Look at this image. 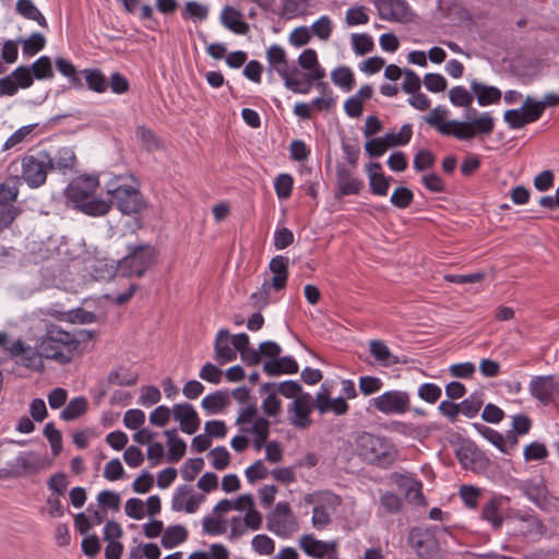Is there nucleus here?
<instances>
[{
    "label": "nucleus",
    "instance_id": "31",
    "mask_svg": "<svg viewBox=\"0 0 559 559\" xmlns=\"http://www.w3.org/2000/svg\"><path fill=\"white\" fill-rule=\"evenodd\" d=\"M111 209L110 200L107 201L102 198L92 197L90 200L79 205L76 211L92 217H99L107 214Z\"/></svg>",
    "mask_w": 559,
    "mask_h": 559
},
{
    "label": "nucleus",
    "instance_id": "29",
    "mask_svg": "<svg viewBox=\"0 0 559 559\" xmlns=\"http://www.w3.org/2000/svg\"><path fill=\"white\" fill-rule=\"evenodd\" d=\"M75 163V154L71 147H60L55 156H51V170L57 169L66 175L72 170Z\"/></svg>",
    "mask_w": 559,
    "mask_h": 559
},
{
    "label": "nucleus",
    "instance_id": "2",
    "mask_svg": "<svg viewBox=\"0 0 559 559\" xmlns=\"http://www.w3.org/2000/svg\"><path fill=\"white\" fill-rule=\"evenodd\" d=\"M445 111L440 108L431 110L430 115L425 117V121L435 127L443 135H453L459 140H472L477 134L489 135L495 128V121L490 114L486 112L481 116L466 121L451 120L442 121Z\"/></svg>",
    "mask_w": 559,
    "mask_h": 559
},
{
    "label": "nucleus",
    "instance_id": "42",
    "mask_svg": "<svg viewBox=\"0 0 559 559\" xmlns=\"http://www.w3.org/2000/svg\"><path fill=\"white\" fill-rule=\"evenodd\" d=\"M58 72L67 78L72 87H82L75 66L68 59L58 57L55 61Z\"/></svg>",
    "mask_w": 559,
    "mask_h": 559
},
{
    "label": "nucleus",
    "instance_id": "64",
    "mask_svg": "<svg viewBox=\"0 0 559 559\" xmlns=\"http://www.w3.org/2000/svg\"><path fill=\"white\" fill-rule=\"evenodd\" d=\"M436 162L433 153L429 150H420L414 157V168L424 171L432 168Z\"/></svg>",
    "mask_w": 559,
    "mask_h": 559
},
{
    "label": "nucleus",
    "instance_id": "58",
    "mask_svg": "<svg viewBox=\"0 0 559 559\" xmlns=\"http://www.w3.org/2000/svg\"><path fill=\"white\" fill-rule=\"evenodd\" d=\"M211 464L215 469H225L229 464V453L225 447H216L209 452Z\"/></svg>",
    "mask_w": 559,
    "mask_h": 559
},
{
    "label": "nucleus",
    "instance_id": "8",
    "mask_svg": "<svg viewBox=\"0 0 559 559\" xmlns=\"http://www.w3.org/2000/svg\"><path fill=\"white\" fill-rule=\"evenodd\" d=\"M247 433L253 436L252 445L257 451L265 447V457L272 463H278L283 459V449L277 441L266 442L270 433V421L266 418H258Z\"/></svg>",
    "mask_w": 559,
    "mask_h": 559
},
{
    "label": "nucleus",
    "instance_id": "16",
    "mask_svg": "<svg viewBox=\"0 0 559 559\" xmlns=\"http://www.w3.org/2000/svg\"><path fill=\"white\" fill-rule=\"evenodd\" d=\"M456 459L464 469L473 472L486 469L489 463L486 455L477 447L473 445L457 449Z\"/></svg>",
    "mask_w": 559,
    "mask_h": 559
},
{
    "label": "nucleus",
    "instance_id": "55",
    "mask_svg": "<svg viewBox=\"0 0 559 559\" xmlns=\"http://www.w3.org/2000/svg\"><path fill=\"white\" fill-rule=\"evenodd\" d=\"M204 461L202 457L189 459L185 462L181 468V477L186 481H192L197 475L202 471Z\"/></svg>",
    "mask_w": 559,
    "mask_h": 559
},
{
    "label": "nucleus",
    "instance_id": "4",
    "mask_svg": "<svg viewBox=\"0 0 559 559\" xmlns=\"http://www.w3.org/2000/svg\"><path fill=\"white\" fill-rule=\"evenodd\" d=\"M78 345L79 341L73 334L56 325L50 326L37 342V347L44 358L56 360L62 365L73 358Z\"/></svg>",
    "mask_w": 559,
    "mask_h": 559
},
{
    "label": "nucleus",
    "instance_id": "27",
    "mask_svg": "<svg viewBox=\"0 0 559 559\" xmlns=\"http://www.w3.org/2000/svg\"><path fill=\"white\" fill-rule=\"evenodd\" d=\"M369 347L371 355L384 366L408 362L407 358L400 359L397 356L392 355L388 346L379 340L371 341Z\"/></svg>",
    "mask_w": 559,
    "mask_h": 559
},
{
    "label": "nucleus",
    "instance_id": "28",
    "mask_svg": "<svg viewBox=\"0 0 559 559\" xmlns=\"http://www.w3.org/2000/svg\"><path fill=\"white\" fill-rule=\"evenodd\" d=\"M187 537L188 531L183 525H170L164 531L160 544L165 549H173L181 545Z\"/></svg>",
    "mask_w": 559,
    "mask_h": 559
},
{
    "label": "nucleus",
    "instance_id": "50",
    "mask_svg": "<svg viewBox=\"0 0 559 559\" xmlns=\"http://www.w3.org/2000/svg\"><path fill=\"white\" fill-rule=\"evenodd\" d=\"M37 124L31 123L15 130L4 142L2 150L8 151L22 143L35 129Z\"/></svg>",
    "mask_w": 559,
    "mask_h": 559
},
{
    "label": "nucleus",
    "instance_id": "9",
    "mask_svg": "<svg viewBox=\"0 0 559 559\" xmlns=\"http://www.w3.org/2000/svg\"><path fill=\"white\" fill-rule=\"evenodd\" d=\"M408 545L420 559H438L440 546L433 530L416 526L409 531Z\"/></svg>",
    "mask_w": 559,
    "mask_h": 559
},
{
    "label": "nucleus",
    "instance_id": "47",
    "mask_svg": "<svg viewBox=\"0 0 559 559\" xmlns=\"http://www.w3.org/2000/svg\"><path fill=\"white\" fill-rule=\"evenodd\" d=\"M20 360L23 366L39 370L43 368L41 354L39 353V347L37 345L35 347L26 345L25 350L20 355Z\"/></svg>",
    "mask_w": 559,
    "mask_h": 559
},
{
    "label": "nucleus",
    "instance_id": "52",
    "mask_svg": "<svg viewBox=\"0 0 559 559\" xmlns=\"http://www.w3.org/2000/svg\"><path fill=\"white\" fill-rule=\"evenodd\" d=\"M43 432L50 443L52 454L58 455L62 450L61 432L55 427L53 423H47Z\"/></svg>",
    "mask_w": 559,
    "mask_h": 559
},
{
    "label": "nucleus",
    "instance_id": "23",
    "mask_svg": "<svg viewBox=\"0 0 559 559\" xmlns=\"http://www.w3.org/2000/svg\"><path fill=\"white\" fill-rule=\"evenodd\" d=\"M298 364L290 356H285L282 358H274L264 361L263 370L269 376H280V374H294L298 372Z\"/></svg>",
    "mask_w": 559,
    "mask_h": 559
},
{
    "label": "nucleus",
    "instance_id": "11",
    "mask_svg": "<svg viewBox=\"0 0 559 559\" xmlns=\"http://www.w3.org/2000/svg\"><path fill=\"white\" fill-rule=\"evenodd\" d=\"M267 527L277 535L287 536L297 531L298 522L288 502H280L267 516Z\"/></svg>",
    "mask_w": 559,
    "mask_h": 559
},
{
    "label": "nucleus",
    "instance_id": "5",
    "mask_svg": "<svg viewBox=\"0 0 559 559\" xmlns=\"http://www.w3.org/2000/svg\"><path fill=\"white\" fill-rule=\"evenodd\" d=\"M128 253L117 261L116 273L124 277H141L155 263L156 251L150 245H128Z\"/></svg>",
    "mask_w": 559,
    "mask_h": 559
},
{
    "label": "nucleus",
    "instance_id": "57",
    "mask_svg": "<svg viewBox=\"0 0 559 559\" xmlns=\"http://www.w3.org/2000/svg\"><path fill=\"white\" fill-rule=\"evenodd\" d=\"M414 194L405 187L396 188L391 195V203L399 209H406L413 202Z\"/></svg>",
    "mask_w": 559,
    "mask_h": 559
},
{
    "label": "nucleus",
    "instance_id": "18",
    "mask_svg": "<svg viewBox=\"0 0 559 559\" xmlns=\"http://www.w3.org/2000/svg\"><path fill=\"white\" fill-rule=\"evenodd\" d=\"M374 4L383 20L402 22L408 16V5L405 0H374Z\"/></svg>",
    "mask_w": 559,
    "mask_h": 559
},
{
    "label": "nucleus",
    "instance_id": "21",
    "mask_svg": "<svg viewBox=\"0 0 559 559\" xmlns=\"http://www.w3.org/2000/svg\"><path fill=\"white\" fill-rule=\"evenodd\" d=\"M233 397L240 404L236 424L239 433L233 438L230 444L238 452L245 451V385L238 386L233 391Z\"/></svg>",
    "mask_w": 559,
    "mask_h": 559
},
{
    "label": "nucleus",
    "instance_id": "25",
    "mask_svg": "<svg viewBox=\"0 0 559 559\" xmlns=\"http://www.w3.org/2000/svg\"><path fill=\"white\" fill-rule=\"evenodd\" d=\"M221 23L230 32L242 35L245 34V21L239 10L226 5L221 12Z\"/></svg>",
    "mask_w": 559,
    "mask_h": 559
},
{
    "label": "nucleus",
    "instance_id": "40",
    "mask_svg": "<svg viewBox=\"0 0 559 559\" xmlns=\"http://www.w3.org/2000/svg\"><path fill=\"white\" fill-rule=\"evenodd\" d=\"M299 544L308 556L323 558L326 555L325 542L318 540L312 535H304Z\"/></svg>",
    "mask_w": 559,
    "mask_h": 559
},
{
    "label": "nucleus",
    "instance_id": "49",
    "mask_svg": "<svg viewBox=\"0 0 559 559\" xmlns=\"http://www.w3.org/2000/svg\"><path fill=\"white\" fill-rule=\"evenodd\" d=\"M308 0H285L283 5V13L288 19L302 16L308 12Z\"/></svg>",
    "mask_w": 559,
    "mask_h": 559
},
{
    "label": "nucleus",
    "instance_id": "62",
    "mask_svg": "<svg viewBox=\"0 0 559 559\" xmlns=\"http://www.w3.org/2000/svg\"><path fill=\"white\" fill-rule=\"evenodd\" d=\"M266 57L270 66L276 71L287 66L286 53L284 49L277 45H273L267 49Z\"/></svg>",
    "mask_w": 559,
    "mask_h": 559
},
{
    "label": "nucleus",
    "instance_id": "51",
    "mask_svg": "<svg viewBox=\"0 0 559 559\" xmlns=\"http://www.w3.org/2000/svg\"><path fill=\"white\" fill-rule=\"evenodd\" d=\"M304 81H293L290 78H285V87L294 93L307 94L310 92L316 80H312L311 72L302 73Z\"/></svg>",
    "mask_w": 559,
    "mask_h": 559
},
{
    "label": "nucleus",
    "instance_id": "33",
    "mask_svg": "<svg viewBox=\"0 0 559 559\" xmlns=\"http://www.w3.org/2000/svg\"><path fill=\"white\" fill-rule=\"evenodd\" d=\"M228 402V395L223 391H215L205 395L201 402V406L207 415H215L222 412Z\"/></svg>",
    "mask_w": 559,
    "mask_h": 559
},
{
    "label": "nucleus",
    "instance_id": "54",
    "mask_svg": "<svg viewBox=\"0 0 559 559\" xmlns=\"http://www.w3.org/2000/svg\"><path fill=\"white\" fill-rule=\"evenodd\" d=\"M413 130L411 124H404L399 133L390 132L384 135L390 147L405 145L412 139Z\"/></svg>",
    "mask_w": 559,
    "mask_h": 559
},
{
    "label": "nucleus",
    "instance_id": "48",
    "mask_svg": "<svg viewBox=\"0 0 559 559\" xmlns=\"http://www.w3.org/2000/svg\"><path fill=\"white\" fill-rule=\"evenodd\" d=\"M331 79L334 84L345 88L346 91H350L355 84L354 74L349 68L340 67L332 71Z\"/></svg>",
    "mask_w": 559,
    "mask_h": 559
},
{
    "label": "nucleus",
    "instance_id": "19",
    "mask_svg": "<svg viewBox=\"0 0 559 559\" xmlns=\"http://www.w3.org/2000/svg\"><path fill=\"white\" fill-rule=\"evenodd\" d=\"M558 382L555 381L552 376H539L532 379L530 382L531 394L547 405L552 401V395L556 394Z\"/></svg>",
    "mask_w": 559,
    "mask_h": 559
},
{
    "label": "nucleus",
    "instance_id": "1",
    "mask_svg": "<svg viewBox=\"0 0 559 559\" xmlns=\"http://www.w3.org/2000/svg\"><path fill=\"white\" fill-rule=\"evenodd\" d=\"M355 451L364 463L381 468L392 466L399 457V449L390 438L368 431L357 435Z\"/></svg>",
    "mask_w": 559,
    "mask_h": 559
},
{
    "label": "nucleus",
    "instance_id": "56",
    "mask_svg": "<svg viewBox=\"0 0 559 559\" xmlns=\"http://www.w3.org/2000/svg\"><path fill=\"white\" fill-rule=\"evenodd\" d=\"M370 190L376 195H386L390 187L389 179L382 173H371L369 176Z\"/></svg>",
    "mask_w": 559,
    "mask_h": 559
},
{
    "label": "nucleus",
    "instance_id": "30",
    "mask_svg": "<svg viewBox=\"0 0 559 559\" xmlns=\"http://www.w3.org/2000/svg\"><path fill=\"white\" fill-rule=\"evenodd\" d=\"M271 389H274L276 393H280L287 399H294V401L299 397V395L304 394L302 386L298 382L292 380L284 381L278 384L266 382L260 388L262 392H269Z\"/></svg>",
    "mask_w": 559,
    "mask_h": 559
},
{
    "label": "nucleus",
    "instance_id": "20",
    "mask_svg": "<svg viewBox=\"0 0 559 559\" xmlns=\"http://www.w3.org/2000/svg\"><path fill=\"white\" fill-rule=\"evenodd\" d=\"M199 501L192 495V487L188 485L179 486L173 496L171 509L174 511L185 510L187 513H194L198 510Z\"/></svg>",
    "mask_w": 559,
    "mask_h": 559
},
{
    "label": "nucleus",
    "instance_id": "38",
    "mask_svg": "<svg viewBox=\"0 0 559 559\" xmlns=\"http://www.w3.org/2000/svg\"><path fill=\"white\" fill-rule=\"evenodd\" d=\"M135 136L147 152H155L162 147V142L156 133L145 126H139L136 128Z\"/></svg>",
    "mask_w": 559,
    "mask_h": 559
},
{
    "label": "nucleus",
    "instance_id": "60",
    "mask_svg": "<svg viewBox=\"0 0 559 559\" xmlns=\"http://www.w3.org/2000/svg\"><path fill=\"white\" fill-rule=\"evenodd\" d=\"M199 377L212 384H218L222 381L223 371L212 362H205L199 371Z\"/></svg>",
    "mask_w": 559,
    "mask_h": 559
},
{
    "label": "nucleus",
    "instance_id": "44",
    "mask_svg": "<svg viewBox=\"0 0 559 559\" xmlns=\"http://www.w3.org/2000/svg\"><path fill=\"white\" fill-rule=\"evenodd\" d=\"M473 427L476 429L478 433H480L485 439H487L490 443L497 447L501 452H506V442L503 435L479 423H474Z\"/></svg>",
    "mask_w": 559,
    "mask_h": 559
},
{
    "label": "nucleus",
    "instance_id": "37",
    "mask_svg": "<svg viewBox=\"0 0 559 559\" xmlns=\"http://www.w3.org/2000/svg\"><path fill=\"white\" fill-rule=\"evenodd\" d=\"M20 186L21 180L19 176L8 177L3 182L0 183V202L14 204L19 194Z\"/></svg>",
    "mask_w": 559,
    "mask_h": 559
},
{
    "label": "nucleus",
    "instance_id": "35",
    "mask_svg": "<svg viewBox=\"0 0 559 559\" xmlns=\"http://www.w3.org/2000/svg\"><path fill=\"white\" fill-rule=\"evenodd\" d=\"M164 435L167 437L168 460L178 462L186 453L187 444L185 440L177 436L176 429L165 430Z\"/></svg>",
    "mask_w": 559,
    "mask_h": 559
},
{
    "label": "nucleus",
    "instance_id": "10",
    "mask_svg": "<svg viewBox=\"0 0 559 559\" xmlns=\"http://www.w3.org/2000/svg\"><path fill=\"white\" fill-rule=\"evenodd\" d=\"M99 181L96 176L83 175L71 181L64 190V195L72 209L78 210L92 197L98 188Z\"/></svg>",
    "mask_w": 559,
    "mask_h": 559
},
{
    "label": "nucleus",
    "instance_id": "36",
    "mask_svg": "<svg viewBox=\"0 0 559 559\" xmlns=\"http://www.w3.org/2000/svg\"><path fill=\"white\" fill-rule=\"evenodd\" d=\"M82 73L90 90L96 93H105L107 91L108 80L99 69H84Z\"/></svg>",
    "mask_w": 559,
    "mask_h": 559
},
{
    "label": "nucleus",
    "instance_id": "17",
    "mask_svg": "<svg viewBox=\"0 0 559 559\" xmlns=\"http://www.w3.org/2000/svg\"><path fill=\"white\" fill-rule=\"evenodd\" d=\"M174 418L179 421L180 429L187 435L194 433L200 427V418L194 407L189 403L175 404Z\"/></svg>",
    "mask_w": 559,
    "mask_h": 559
},
{
    "label": "nucleus",
    "instance_id": "46",
    "mask_svg": "<svg viewBox=\"0 0 559 559\" xmlns=\"http://www.w3.org/2000/svg\"><path fill=\"white\" fill-rule=\"evenodd\" d=\"M501 501L498 498L490 499L483 508V519L490 522L495 528L502 524V518L499 513Z\"/></svg>",
    "mask_w": 559,
    "mask_h": 559
},
{
    "label": "nucleus",
    "instance_id": "6",
    "mask_svg": "<svg viewBox=\"0 0 559 559\" xmlns=\"http://www.w3.org/2000/svg\"><path fill=\"white\" fill-rule=\"evenodd\" d=\"M51 170V155L46 150L25 154L21 158L20 180L31 189L40 188L46 183L47 175Z\"/></svg>",
    "mask_w": 559,
    "mask_h": 559
},
{
    "label": "nucleus",
    "instance_id": "59",
    "mask_svg": "<svg viewBox=\"0 0 559 559\" xmlns=\"http://www.w3.org/2000/svg\"><path fill=\"white\" fill-rule=\"evenodd\" d=\"M97 502L100 507L108 508L112 511H118L120 508V495L112 490H102L97 495Z\"/></svg>",
    "mask_w": 559,
    "mask_h": 559
},
{
    "label": "nucleus",
    "instance_id": "32",
    "mask_svg": "<svg viewBox=\"0 0 559 559\" xmlns=\"http://www.w3.org/2000/svg\"><path fill=\"white\" fill-rule=\"evenodd\" d=\"M16 12L24 19L35 21L39 26L47 27V20L32 0H17Z\"/></svg>",
    "mask_w": 559,
    "mask_h": 559
},
{
    "label": "nucleus",
    "instance_id": "34",
    "mask_svg": "<svg viewBox=\"0 0 559 559\" xmlns=\"http://www.w3.org/2000/svg\"><path fill=\"white\" fill-rule=\"evenodd\" d=\"M209 7L195 0L187 1L185 9L181 12V17L185 21H192L193 23H201L207 19Z\"/></svg>",
    "mask_w": 559,
    "mask_h": 559
},
{
    "label": "nucleus",
    "instance_id": "61",
    "mask_svg": "<svg viewBox=\"0 0 559 559\" xmlns=\"http://www.w3.org/2000/svg\"><path fill=\"white\" fill-rule=\"evenodd\" d=\"M294 180L288 174H281L275 179V191L280 199H287L292 194Z\"/></svg>",
    "mask_w": 559,
    "mask_h": 559
},
{
    "label": "nucleus",
    "instance_id": "26",
    "mask_svg": "<svg viewBox=\"0 0 559 559\" xmlns=\"http://www.w3.org/2000/svg\"><path fill=\"white\" fill-rule=\"evenodd\" d=\"M472 92L477 96V102L480 106L496 104L501 98V92L495 86H488L479 82H472Z\"/></svg>",
    "mask_w": 559,
    "mask_h": 559
},
{
    "label": "nucleus",
    "instance_id": "14",
    "mask_svg": "<svg viewBox=\"0 0 559 559\" xmlns=\"http://www.w3.org/2000/svg\"><path fill=\"white\" fill-rule=\"evenodd\" d=\"M335 177V199H342L346 195H357L364 188V182L360 179L354 177L352 171L343 163L336 164Z\"/></svg>",
    "mask_w": 559,
    "mask_h": 559
},
{
    "label": "nucleus",
    "instance_id": "13",
    "mask_svg": "<svg viewBox=\"0 0 559 559\" xmlns=\"http://www.w3.org/2000/svg\"><path fill=\"white\" fill-rule=\"evenodd\" d=\"M49 462L35 451H22L10 462V474L23 476L35 474L44 469Z\"/></svg>",
    "mask_w": 559,
    "mask_h": 559
},
{
    "label": "nucleus",
    "instance_id": "53",
    "mask_svg": "<svg viewBox=\"0 0 559 559\" xmlns=\"http://www.w3.org/2000/svg\"><path fill=\"white\" fill-rule=\"evenodd\" d=\"M451 103L457 107H469L473 103V95L463 86L452 87L449 92Z\"/></svg>",
    "mask_w": 559,
    "mask_h": 559
},
{
    "label": "nucleus",
    "instance_id": "45",
    "mask_svg": "<svg viewBox=\"0 0 559 559\" xmlns=\"http://www.w3.org/2000/svg\"><path fill=\"white\" fill-rule=\"evenodd\" d=\"M521 110L525 120H527V124L537 121L544 112L542 103L531 96L524 99Z\"/></svg>",
    "mask_w": 559,
    "mask_h": 559
},
{
    "label": "nucleus",
    "instance_id": "63",
    "mask_svg": "<svg viewBox=\"0 0 559 559\" xmlns=\"http://www.w3.org/2000/svg\"><path fill=\"white\" fill-rule=\"evenodd\" d=\"M145 421V414L139 408H132L124 413L123 425L130 430H136Z\"/></svg>",
    "mask_w": 559,
    "mask_h": 559
},
{
    "label": "nucleus",
    "instance_id": "41",
    "mask_svg": "<svg viewBox=\"0 0 559 559\" xmlns=\"http://www.w3.org/2000/svg\"><path fill=\"white\" fill-rule=\"evenodd\" d=\"M22 44V53L25 57H33L41 51L46 46V38L40 33H33L25 39H19Z\"/></svg>",
    "mask_w": 559,
    "mask_h": 559
},
{
    "label": "nucleus",
    "instance_id": "3",
    "mask_svg": "<svg viewBox=\"0 0 559 559\" xmlns=\"http://www.w3.org/2000/svg\"><path fill=\"white\" fill-rule=\"evenodd\" d=\"M111 205L123 215H136L146 209L147 202L140 191V186L131 175L111 177L105 185Z\"/></svg>",
    "mask_w": 559,
    "mask_h": 559
},
{
    "label": "nucleus",
    "instance_id": "43",
    "mask_svg": "<svg viewBox=\"0 0 559 559\" xmlns=\"http://www.w3.org/2000/svg\"><path fill=\"white\" fill-rule=\"evenodd\" d=\"M28 68L32 71L34 79L37 80H51L53 78L52 63L48 56H40Z\"/></svg>",
    "mask_w": 559,
    "mask_h": 559
},
{
    "label": "nucleus",
    "instance_id": "7",
    "mask_svg": "<svg viewBox=\"0 0 559 559\" xmlns=\"http://www.w3.org/2000/svg\"><path fill=\"white\" fill-rule=\"evenodd\" d=\"M214 349L218 365L235 360L237 354L245 360V332L231 335L227 329H221L215 337Z\"/></svg>",
    "mask_w": 559,
    "mask_h": 559
},
{
    "label": "nucleus",
    "instance_id": "22",
    "mask_svg": "<svg viewBox=\"0 0 559 559\" xmlns=\"http://www.w3.org/2000/svg\"><path fill=\"white\" fill-rule=\"evenodd\" d=\"M282 349L280 345L272 341L262 342L259 349H255L249 345V338L247 337V365L253 366L261 361L262 357L274 359L280 356Z\"/></svg>",
    "mask_w": 559,
    "mask_h": 559
},
{
    "label": "nucleus",
    "instance_id": "39",
    "mask_svg": "<svg viewBox=\"0 0 559 559\" xmlns=\"http://www.w3.org/2000/svg\"><path fill=\"white\" fill-rule=\"evenodd\" d=\"M87 401L85 397L79 396L72 399L67 406L61 411L60 418L66 421H71L80 417L86 412Z\"/></svg>",
    "mask_w": 559,
    "mask_h": 559
},
{
    "label": "nucleus",
    "instance_id": "24",
    "mask_svg": "<svg viewBox=\"0 0 559 559\" xmlns=\"http://www.w3.org/2000/svg\"><path fill=\"white\" fill-rule=\"evenodd\" d=\"M270 271L274 274L272 287L276 290L285 288L288 277V259L283 255H276L270 262Z\"/></svg>",
    "mask_w": 559,
    "mask_h": 559
},
{
    "label": "nucleus",
    "instance_id": "15",
    "mask_svg": "<svg viewBox=\"0 0 559 559\" xmlns=\"http://www.w3.org/2000/svg\"><path fill=\"white\" fill-rule=\"evenodd\" d=\"M312 396L309 393L299 395L288 407V420L297 429H307L311 426Z\"/></svg>",
    "mask_w": 559,
    "mask_h": 559
},
{
    "label": "nucleus",
    "instance_id": "12",
    "mask_svg": "<svg viewBox=\"0 0 559 559\" xmlns=\"http://www.w3.org/2000/svg\"><path fill=\"white\" fill-rule=\"evenodd\" d=\"M372 405L382 414H404L411 408V400L407 392L394 390L373 399Z\"/></svg>",
    "mask_w": 559,
    "mask_h": 559
}]
</instances>
